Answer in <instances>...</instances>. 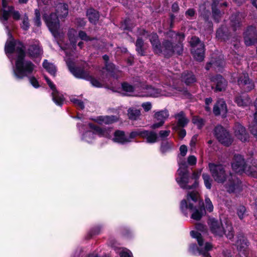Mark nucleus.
Masks as SVG:
<instances>
[{
	"label": "nucleus",
	"instance_id": "1",
	"mask_svg": "<svg viewBox=\"0 0 257 257\" xmlns=\"http://www.w3.org/2000/svg\"><path fill=\"white\" fill-rule=\"evenodd\" d=\"M18 56L16 61V68L14 70V74L18 79H23L32 73L34 69V65L30 61L25 60V51H23V46L19 44L17 47Z\"/></svg>",
	"mask_w": 257,
	"mask_h": 257
},
{
	"label": "nucleus",
	"instance_id": "2",
	"mask_svg": "<svg viewBox=\"0 0 257 257\" xmlns=\"http://www.w3.org/2000/svg\"><path fill=\"white\" fill-rule=\"evenodd\" d=\"M68 14V5L66 4L60 3L56 6V14H51L50 17H47L45 14L43 19L46 22L50 31L55 37H57L59 33V18H65Z\"/></svg>",
	"mask_w": 257,
	"mask_h": 257
},
{
	"label": "nucleus",
	"instance_id": "3",
	"mask_svg": "<svg viewBox=\"0 0 257 257\" xmlns=\"http://www.w3.org/2000/svg\"><path fill=\"white\" fill-rule=\"evenodd\" d=\"M199 194L196 191L189 192L187 194V199H183L181 201L180 204V208L183 212H184L187 209H189L193 212L191 215V218L196 220H199L205 213V209L202 205L203 203H199L198 208L194 207L192 203H190V200L193 202H196L198 199Z\"/></svg>",
	"mask_w": 257,
	"mask_h": 257
},
{
	"label": "nucleus",
	"instance_id": "4",
	"mask_svg": "<svg viewBox=\"0 0 257 257\" xmlns=\"http://www.w3.org/2000/svg\"><path fill=\"white\" fill-rule=\"evenodd\" d=\"M190 234L192 237L197 239L199 246L195 244H191L189 247L190 252L194 254L202 255L203 257H211L209 251L212 249V244L208 242L204 243L201 233L198 231H191Z\"/></svg>",
	"mask_w": 257,
	"mask_h": 257
},
{
	"label": "nucleus",
	"instance_id": "5",
	"mask_svg": "<svg viewBox=\"0 0 257 257\" xmlns=\"http://www.w3.org/2000/svg\"><path fill=\"white\" fill-rule=\"evenodd\" d=\"M208 224L210 231L214 235L222 237L225 234L227 238H233L234 232L231 225L226 223L224 226L220 220L215 218L210 219Z\"/></svg>",
	"mask_w": 257,
	"mask_h": 257
},
{
	"label": "nucleus",
	"instance_id": "6",
	"mask_svg": "<svg viewBox=\"0 0 257 257\" xmlns=\"http://www.w3.org/2000/svg\"><path fill=\"white\" fill-rule=\"evenodd\" d=\"M67 64L69 70L76 77L89 80L94 86L97 87L102 86L101 83L97 79L92 77L87 72L80 68L75 67L74 64L72 62H67Z\"/></svg>",
	"mask_w": 257,
	"mask_h": 257
},
{
	"label": "nucleus",
	"instance_id": "7",
	"mask_svg": "<svg viewBox=\"0 0 257 257\" xmlns=\"http://www.w3.org/2000/svg\"><path fill=\"white\" fill-rule=\"evenodd\" d=\"M191 52L194 58L198 61H202L204 58V44L199 38L193 36L190 41Z\"/></svg>",
	"mask_w": 257,
	"mask_h": 257
},
{
	"label": "nucleus",
	"instance_id": "8",
	"mask_svg": "<svg viewBox=\"0 0 257 257\" xmlns=\"http://www.w3.org/2000/svg\"><path fill=\"white\" fill-rule=\"evenodd\" d=\"M224 182V187L229 193H237L242 190L241 181L232 173H229Z\"/></svg>",
	"mask_w": 257,
	"mask_h": 257
},
{
	"label": "nucleus",
	"instance_id": "9",
	"mask_svg": "<svg viewBox=\"0 0 257 257\" xmlns=\"http://www.w3.org/2000/svg\"><path fill=\"white\" fill-rule=\"evenodd\" d=\"M209 168L214 181L218 183H223L228 176L225 171L224 167L221 164L209 163Z\"/></svg>",
	"mask_w": 257,
	"mask_h": 257
},
{
	"label": "nucleus",
	"instance_id": "10",
	"mask_svg": "<svg viewBox=\"0 0 257 257\" xmlns=\"http://www.w3.org/2000/svg\"><path fill=\"white\" fill-rule=\"evenodd\" d=\"M179 177L176 178V180L179 186L184 189L190 190L194 188L193 184L189 185L190 183V177L188 175L187 169L179 168L177 171Z\"/></svg>",
	"mask_w": 257,
	"mask_h": 257
},
{
	"label": "nucleus",
	"instance_id": "11",
	"mask_svg": "<svg viewBox=\"0 0 257 257\" xmlns=\"http://www.w3.org/2000/svg\"><path fill=\"white\" fill-rule=\"evenodd\" d=\"M214 134L219 142L224 146H228L232 142L230 135L222 126L217 125L214 130Z\"/></svg>",
	"mask_w": 257,
	"mask_h": 257
},
{
	"label": "nucleus",
	"instance_id": "12",
	"mask_svg": "<svg viewBox=\"0 0 257 257\" xmlns=\"http://www.w3.org/2000/svg\"><path fill=\"white\" fill-rule=\"evenodd\" d=\"M8 1L2 0V15L0 16L1 21H7L11 15H13V18L15 20H19L20 18V14L18 11H14V8L11 6H8Z\"/></svg>",
	"mask_w": 257,
	"mask_h": 257
},
{
	"label": "nucleus",
	"instance_id": "13",
	"mask_svg": "<svg viewBox=\"0 0 257 257\" xmlns=\"http://www.w3.org/2000/svg\"><path fill=\"white\" fill-rule=\"evenodd\" d=\"M244 42L246 46L254 45L257 42V30L255 27L249 26L243 33Z\"/></svg>",
	"mask_w": 257,
	"mask_h": 257
},
{
	"label": "nucleus",
	"instance_id": "14",
	"mask_svg": "<svg viewBox=\"0 0 257 257\" xmlns=\"http://www.w3.org/2000/svg\"><path fill=\"white\" fill-rule=\"evenodd\" d=\"M169 111L167 109H164L155 112L154 118L155 121L158 122H155L151 126L152 129H156L163 126L165 120L169 117Z\"/></svg>",
	"mask_w": 257,
	"mask_h": 257
},
{
	"label": "nucleus",
	"instance_id": "15",
	"mask_svg": "<svg viewBox=\"0 0 257 257\" xmlns=\"http://www.w3.org/2000/svg\"><path fill=\"white\" fill-rule=\"evenodd\" d=\"M139 33L141 35L149 37L150 41L152 45L155 53L160 54L162 52V47L157 34L152 33L150 35H148V32L145 30H141Z\"/></svg>",
	"mask_w": 257,
	"mask_h": 257
},
{
	"label": "nucleus",
	"instance_id": "16",
	"mask_svg": "<svg viewBox=\"0 0 257 257\" xmlns=\"http://www.w3.org/2000/svg\"><path fill=\"white\" fill-rule=\"evenodd\" d=\"M231 166L232 169L236 173L241 174L244 172L246 166L243 156L240 154H235Z\"/></svg>",
	"mask_w": 257,
	"mask_h": 257
},
{
	"label": "nucleus",
	"instance_id": "17",
	"mask_svg": "<svg viewBox=\"0 0 257 257\" xmlns=\"http://www.w3.org/2000/svg\"><path fill=\"white\" fill-rule=\"evenodd\" d=\"M237 82L240 87L247 91L251 90L254 87L253 82L249 79L248 74L246 73H242L239 77Z\"/></svg>",
	"mask_w": 257,
	"mask_h": 257
},
{
	"label": "nucleus",
	"instance_id": "18",
	"mask_svg": "<svg viewBox=\"0 0 257 257\" xmlns=\"http://www.w3.org/2000/svg\"><path fill=\"white\" fill-rule=\"evenodd\" d=\"M234 133L235 137L241 142H246L248 139V135L245 128L241 124L236 123L234 127Z\"/></svg>",
	"mask_w": 257,
	"mask_h": 257
},
{
	"label": "nucleus",
	"instance_id": "19",
	"mask_svg": "<svg viewBox=\"0 0 257 257\" xmlns=\"http://www.w3.org/2000/svg\"><path fill=\"white\" fill-rule=\"evenodd\" d=\"M213 111L215 115H221L225 117L227 112L225 101L223 99L218 100L213 107Z\"/></svg>",
	"mask_w": 257,
	"mask_h": 257
},
{
	"label": "nucleus",
	"instance_id": "20",
	"mask_svg": "<svg viewBox=\"0 0 257 257\" xmlns=\"http://www.w3.org/2000/svg\"><path fill=\"white\" fill-rule=\"evenodd\" d=\"M20 44L23 46V51H25V47L23 44L19 41H10L7 42L5 45V52L7 54H12L15 52L16 57L18 56L17 53V47L19 44Z\"/></svg>",
	"mask_w": 257,
	"mask_h": 257
},
{
	"label": "nucleus",
	"instance_id": "21",
	"mask_svg": "<svg viewBox=\"0 0 257 257\" xmlns=\"http://www.w3.org/2000/svg\"><path fill=\"white\" fill-rule=\"evenodd\" d=\"M113 141L116 143L124 144L130 142V139L122 131L117 130L114 133Z\"/></svg>",
	"mask_w": 257,
	"mask_h": 257
},
{
	"label": "nucleus",
	"instance_id": "22",
	"mask_svg": "<svg viewBox=\"0 0 257 257\" xmlns=\"http://www.w3.org/2000/svg\"><path fill=\"white\" fill-rule=\"evenodd\" d=\"M220 1V0H213L211 5L212 17L214 20L217 23L219 22L222 16L224 14V12L219 10L217 7Z\"/></svg>",
	"mask_w": 257,
	"mask_h": 257
},
{
	"label": "nucleus",
	"instance_id": "23",
	"mask_svg": "<svg viewBox=\"0 0 257 257\" xmlns=\"http://www.w3.org/2000/svg\"><path fill=\"white\" fill-rule=\"evenodd\" d=\"M243 18L242 15L240 13H236L231 15L230 17V25L234 31H235L241 26Z\"/></svg>",
	"mask_w": 257,
	"mask_h": 257
},
{
	"label": "nucleus",
	"instance_id": "24",
	"mask_svg": "<svg viewBox=\"0 0 257 257\" xmlns=\"http://www.w3.org/2000/svg\"><path fill=\"white\" fill-rule=\"evenodd\" d=\"M118 119L119 116L118 115H106L98 116L96 120L99 123L108 124L116 122Z\"/></svg>",
	"mask_w": 257,
	"mask_h": 257
},
{
	"label": "nucleus",
	"instance_id": "25",
	"mask_svg": "<svg viewBox=\"0 0 257 257\" xmlns=\"http://www.w3.org/2000/svg\"><path fill=\"white\" fill-rule=\"evenodd\" d=\"M235 102L238 106L245 107L251 103V100L248 95L243 93L237 96L235 98Z\"/></svg>",
	"mask_w": 257,
	"mask_h": 257
},
{
	"label": "nucleus",
	"instance_id": "26",
	"mask_svg": "<svg viewBox=\"0 0 257 257\" xmlns=\"http://www.w3.org/2000/svg\"><path fill=\"white\" fill-rule=\"evenodd\" d=\"M212 81L216 83L215 90L216 91H221L225 89L226 82L220 75H217L215 77L212 78Z\"/></svg>",
	"mask_w": 257,
	"mask_h": 257
},
{
	"label": "nucleus",
	"instance_id": "27",
	"mask_svg": "<svg viewBox=\"0 0 257 257\" xmlns=\"http://www.w3.org/2000/svg\"><path fill=\"white\" fill-rule=\"evenodd\" d=\"M28 53L31 57H38L42 54L43 50L37 43L29 47Z\"/></svg>",
	"mask_w": 257,
	"mask_h": 257
},
{
	"label": "nucleus",
	"instance_id": "28",
	"mask_svg": "<svg viewBox=\"0 0 257 257\" xmlns=\"http://www.w3.org/2000/svg\"><path fill=\"white\" fill-rule=\"evenodd\" d=\"M248 241L247 239L243 236H238V239L236 241V245L238 249L240 252L242 251V253L246 255L247 253L246 249L248 246Z\"/></svg>",
	"mask_w": 257,
	"mask_h": 257
},
{
	"label": "nucleus",
	"instance_id": "29",
	"mask_svg": "<svg viewBox=\"0 0 257 257\" xmlns=\"http://www.w3.org/2000/svg\"><path fill=\"white\" fill-rule=\"evenodd\" d=\"M142 138L146 140L148 143H154L157 141L158 135L154 131H149L143 130Z\"/></svg>",
	"mask_w": 257,
	"mask_h": 257
},
{
	"label": "nucleus",
	"instance_id": "30",
	"mask_svg": "<svg viewBox=\"0 0 257 257\" xmlns=\"http://www.w3.org/2000/svg\"><path fill=\"white\" fill-rule=\"evenodd\" d=\"M255 112L254 114V119L249 125V129L250 133L257 138V98L254 102Z\"/></svg>",
	"mask_w": 257,
	"mask_h": 257
},
{
	"label": "nucleus",
	"instance_id": "31",
	"mask_svg": "<svg viewBox=\"0 0 257 257\" xmlns=\"http://www.w3.org/2000/svg\"><path fill=\"white\" fill-rule=\"evenodd\" d=\"M163 50L164 54L168 57H170L174 53V46L172 43L169 41H165L163 43Z\"/></svg>",
	"mask_w": 257,
	"mask_h": 257
},
{
	"label": "nucleus",
	"instance_id": "32",
	"mask_svg": "<svg viewBox=\"0 0 257 257\" xmlns=\"http://www.w3.org/2000/svg\"><path fill=\"white\" fill-rule=\"evenodd\" d=\"M52 90V96L53 100L54 102L58 105H62L64 101V98L63 95L60 93L56 89V87Z\"/></svg>",
	"mask_w": 257,
	"mask_h": 257
},
{
	"label": "nucleus",
	"instance_id": "33",
	"mask_svg": "<svg viewBox=\"0 0 257 257\" xmlns=\"http://www.w3.org/2000/svg\"><path fill=\"white\" fill-rule=\"evenodd\" d=\"M244 172L248 176L257 178V162L253 161L251 166H246Z\"/></svg>",
	"mask_w": 257,
	"mask_h": 257
},
{
	"label": "nucleus",
	"instance_id": "34",
	"mask_svg": "<svg viewBox=\"0 0 257 257\" xmlns=\"http://www.w3.org/2000/svg\"><path fill=\"white\" fill-rule=\"evenodd\" d=\"M86 15L90 23L96 24L99 19V14L95 10L90 9L87 11Z\"/></svg>",
	"mask_w": 257,
	"mask_h": 257
},
{
	"label": "nucleus",
	"instance_id": "35",
	"mask_svg": "<svg viewBox=\"0 0 257 257\" xmlns=\"http://www.w3.org/2000/svg\"><path fill=\"white\" fill-rule=\"evenodd\" d=\"M174 116L178 120L177 124L179 126L184 127L189 121L183 111H180L178 113L176 114Z\"/></svg>",
	"mask_w": 257,
	"mask_h": 257
},
{
	"label": "nucleus",
	"instance_id": "36",
	"mask_svg": "<svg viewBox=\"0 0 257 257\" xmlns=\"http://www.w3.org/2000/svg\"><path fill=\"white\" fill-rule=\"evenodd\" d=\"M146 93H147V96H151V97H159L163 94L162 93V91L161 90L159 89L155 88V87H153L151 86H148L146 88Z\"/></svg>",
	"mask_w": 257,
	"mask_h": 257
},
{
	"label": "nucleus",
	"instance_id": "37",
	"mask_svg": "<svg viewBox=\"0 0 257 257\" xmlns=\"http://www.w3.org/2000/svg\"><path fill=\"white\" fill-rule=\"evenodd\" d=\"M127 115L130 119L136 120L140 117L141 111L139 109L135 108H130L127 110Z\"/></svg>",
	"mask_w": 257,
	"mask_h": 257
},
{
	"label": "nucleus",
	"instance_id": "38",
	"mask_svg": "<svg viewBox=\"0 0 257 257\" xmlns=\"http://www.w3.org/2000/svg\"><path fill=\"white\" fill-rule=\"evenodd\" d=\"M224 64V60L221 58H219L216 60H211L210 62L208 63L205 67L206 70H208L211 67H221Z\"/></svg>",
	"mask_w": 257,
	"mask_h": 257
},
{
	"label": "nucleus",
	"instance_id": "39",
	"mask_svg": "<svg viewBox=\"0 0 257 257\" xmlns=\"http://www.w3.org/2000/svg\"><path fill=\"white\" fill-rule=\"evenodd\" d=\"M174 147L173 142L168 141H163L161 143L160 150L162 153H165L171 150Z\"/></svg>",
	"mask_w": 257,
	"mask_h": 257
},
{
	"label": "nucleus",
	"instance_id": "40",
	"mask_svg": "<svg viewBox=\"0 0 257 257\" xmlns=\"http://www.w3.org/2000/svg\"><path fill=\"white\" fill-rule=\"evenodd\" d=\"M43 66L44 68L52 75L55 76L56 72V68L55 65H54L53 64L50 63L48 62L47 60H45L43 63Z\"/></svg>",
	"mask_w": 257,
	"mask_h": 257
},
{
	"label": "nucleus",
	"instance_id": "41",
	"mask_svg": "<svg viewBox=\"0 0 257 257\" xmlns=\"http://www.w3.org/2000/svg\"><path fill=\"white\" fill-rule=\"evenodd\" d=\"M177 38L179 41V43L174 46V53H176L178 55H180L183 50L182 45L181 42L183 41L184 39V35L182 34H180L177 35Z\"/></svg>",
	"mask_w": 257,
	"mask_h": 257
},
{
	"label": "nucleus",
	"instance_id": "42",
	"mask_svg": "<svg viewBox=\"0 0 257 257\" xmlns=\"http://www.w3.org/2000/svg\"><path fill=\"white\" fill-rule=\"evenodd\" d=\"M89 126L93 131L94 135L97 134L100 136H105L106 134L105 129L102 128L94 124L89 123Z\"/></svg>",
	"mask_w": 257,
	"mask_h": 257
},
{
	"label": "nucleus",
	"instance_id": "43",
	"mask_svg": "<svg viewBox=\"0 0 257 257\" xmlns=\"http://www.w3.org/2000/svg\"><path fill=\"white\" fill-rule=\"evenodd\" d=\"M226 28L224 26H222L219 28L216 31V36L218 39L225 41L227 39L228 36L226 33Z\"/></svg>",
	"mask_w": 257,
	"mask_h": 257
},
{
	"label": "nucleus",
	"instance_id": "44",
	"mask_svg": "<svg viewBox=\"0 0 257 257\" xmlns=\"http://www.w3.org/2000/svg\"><path fill=\"white\" fill-rule=\"evenodd\" d=\"M182 79L187 84H190L196 81L195 76L192 73H184L182 75Z\"/></svg>",
	"mask_w": 257,
	"mask_h": 257
},
{
	"label": "nucleus",
	"instance_id": "45",
	"mask_svg": "<svg viewBox=\"0 0 257 257\" xmlns=\"http://www.w3.org/2000/svg\"><path fill=\"white\" fill-rule=\"evenodd\" d=\"M144 44V41L142 39L138 38L137 40L136 43V50L141 56L144 55L145 51L143 49Z\"/></svg>",
	"mask_w": 257,
	"mask_h": 257
},
{
	"label": "nucleus",
	"instance_id": "46",
	"mask_svg": "<svg viewBox=\"0 0 257 257\" xmlns=\"http://www.w3.org/2000/svg\"><path fill=\"white\" fill-rule=\"evenodd\" d=\"M143 129L139 128L135 130L132 132H131L129 135L128 136V139H130V142L132 141V140L136 138L137 137H140L141 138L143 137Z\"/></svg>",
	"mask_w": 257,
	"mask_h": 257
},
{
	"label": "nucleus",
	"instance_id": "47",
	"mask_svg": "<svg viewBox=\"0 0 257 257\" xmlns=\"http://www.w3.org/2000/svg\"><path fill=\"white\" fill-rule=\"evenodd\" d=\"M192 120L193 123L196 125L199 128H201L204 125V120L199 116H193Z\"/></svg>",
	"mask_w": 257,
	"mask_h": 257
},
{
	"label": "nucleus",
	"instance_id": "48",
	"mask_svg": "<svg viewBox=\"0 0 257 257\" xmlns=\"http://www.w3.org/2000/svg\"><path fill=\"white\" fill-rule=\"evenodd\" d=\"M236 213L240 219H242L246 215V208L244 206L240 205L236 208Z\"/></svg>",
	"mask_w": 257,
	"mask_h": 257
},
{
	"label": "nucleus",
	"instance_id": "49",
	"mask_svg": "<svg viewBox=\"0 0 257 257\" xmlns=\"http://www.w3.org/2000/svg\"><path fill=\"white\" fill-rule=\"evenodd\" d=\"M94 137V132L91 131L86 132L83 135V139L87 142H91Z\"/></svg>",
	"mask_w": 257,
	"mask_h": 257
},
{
	"label": "nucleus",
	"instance_id": "50",
	"mask_svg": "<svg viewBox=\"0 0 257 257\" xmlns=\"http://www.w3.org/2000/svg\"><path fill=\"white\" fill-rule=\"evenodd\" d=\"M202 177L204 182V184L207 189H210L211 188V182L210 176L209 175L206 174H203Z\"/></svg>",
	"mask_w": 257,
	"mask_h": 257
},
{
	"label": "nucleus",
	"instance_id": "51",
	"mask_svg": "<svg viewBox=\"0 0 257 257\" xmlns=\"http://www.w3.org/2000/svg\"><path fill=\"white\" fill-rule=\"evenodd\" d=\"M105 67L107 71L111 73V75L115 77L114 74L118 71L114 65L112 63L105 64Z\"/></svg>",
	"mask_w": 257,
	"mask_h": 257
},
{
	"label": "nucleus",
	"instance_id": "52",
	"mask_svg": "<svg viewBox=\"0 0 257 257\" xmlns=\"http://www.w3.org/2000/svg\"><path fill=\"white\" fill-rule=\"evenodd\" d=\"M76 31L74 29L70 30L68 32V37L70 42L73 43V45H75L77 37H75V34H76Z\"/></svg>",
	"mask_w": 257,
	"mask_h": 257
},
{
	"label": "nucleus",
	"instance_id": "53",
	"mask_svg": "<svg viewBox=\"0 0 257 257\" xmlns=\"http://www.w3.org/2000/svg\"><path fill=\"white\" fill-rule=\"evenodd\" d=\"M205 203L206 209L210 212H212L213 210V205L210 199L206 197L205 199Z\"/></svg>",
	"mask_w": 257,
	"mask_h": 257
},
{
	"label": "nucleus",
	"instance_id": "54",
	"mask_svg": "<svg viewBox=\"0 0 257 257\" xmlns=\"http://www.w3.org/2000/svg\"><path fill=\"white\" fill-rule=\"evenodd\" d=\"M70 100L71 102H72L76 106L79 107L81 109H83L84 108L83 102L81 100L75 98H72Z\"/></svg>",
	"mask_w": 257,
	"mask_h": 257
},
{
	"label": "nucleus",
	"instance_id": "55",
	"mask_svg": "<svg viewBox=\"0 0 257 257\" xmlns=\"http://www.w3.org/2000/svg\"><path fill=\"white\" fill-rule=\"evenodd\" d=\"M35 17L34 19L35 24L37 26H40L41 24L40 20V13L39 10L36 9L35 11Z\"/></svg>",
	"mask_w": 257,
	"mask_h": 257
},
{
	"label": "nucleus",
	"instance_id": "56",
	"mask_svg": "<svg viewBox=\"0 0 257 257\" xmlns=\"http://www.w3.org/2000/svg\"><path fill=\"white\" fill-rule=\"evenodd\" d=\"M200 175V172H194L192 175V176L190 177L191 179L194 180V183L192 184L194 188L197 187L198 184V182L197 181V179L199 177Z\"/></svg>",
	"mask_w": 257,
	"mask_h": 257
},
{
	"label": "nucleus",
	"instance_id": "57",
	"mask_svg": "<svg viewBox=\"0 0 257 257\" xmlns=\"http://www.w3.org/2000/svg\"><path fill=\"white\" fill-rule=\"evenodd\" d=\"M78 37L82 40L86 41L92 40V39L90 38L87 36L86 33L82 31H80L78 33Z\"/></svg>",
	"mask_w": 257,
	"mask_h": 257
},
{
	"label": "nucleus",
	"instance_id": "58",
	"mask_svg": "<svg viewBox=\"0 0 257 257\" xmlns=\"http://www.w3.org/2000/svg\"><path fill=\"white\" fill-rule=\"evenodd\" d=\"M122 89L127 92H133L134 90V87L128 84L127 83H123L122 84Z\"/></svg>",
	"mask_w": 257,
	"mask_h": 257
},
{
	"label": "nucleus",
	"instance_id": "59",
	"mask_svg": "<svg viewBox=\"0 0 257 257\" xmlns=\"http://www.w3.org/2000/svg\"><path fill=\"white\" fill-rule=\"evenodd\" d=\"M170 130H162L159 132V136L161 140H164L170 135Z\"/></svg>",
	"mask_w": 257,
	"mask_h": 257
},
{
	"label": "nucleus",
	"instance_id": "60",
	"mask_svg": "<svg viewBox=\"0 0 257 257\" xmlns=\"http://www.w3.org/2000/svg\"><path fill=\"white\" fill-rule=\"evenodd\" d=\"M22 28L24 30H27L29 28V23L28 17H25L23 20Z\"/></svg>",
	"mask_w": 257,
	"mask_h": 257
},
{
	"label": "nucleus",
	"instance_id": "61",
	"mask_svg": "<svg viewBox=\"0 0 257 257\" xmlns=\"http://www.w3.org/2000/svg\"><path fill=\"white\" fill-rule=\"evenodd\" d=\"M120 257H133L132 253L127 249H123L119 253Z\"/></svg>",
	"mask_w": 257,
	"mask_h": 257
},
{
	"label": "nucleus",
	"instance_id": "62",
	"mask_svg": "<svg viewBox=\"0 0 257 257\" xmlns=\"http://www.w3.org/2000/svg\"><path fill=\"white\" fill-rule=\"evenodd\" d=\"M187 162L190 165H194L196 164L197 159L194 156H190L188 158Z\"/></svg>",
	"mask_w": 257,
	"mask_h": 257
},
{
	"label": "nucleus",
	"instance_id": "63",
	"mask_svg": "<svg viewBox=\"0 0 257 257\" xmlns=\"http://www.w3.org/2000/svg\"><path fill=\"white\" fill-rule=\"evenodd\" d=\"M30 82L31 84L35 88H38L40 85L38 81L34 77H31L29 78Z\"/></svg>",
	"mask_w": 257,
	"mask_h": 257
},
{
	"label": "nucleus",
	"instance_id": "64",
	"mask_svg": "<svg viewBox=\"0 0 257 257\" xmlns=\"http://www.w3.org/2000/svg\"><path fill=\"white\" fill-rule=\"evenodd\" d=\"M142 106L146 111H148L151 110L152 108V104L150 102L143 103Z\"/></svg>",
	"mask_w": 257,
	"mask_h": 257
}]
</instances>
